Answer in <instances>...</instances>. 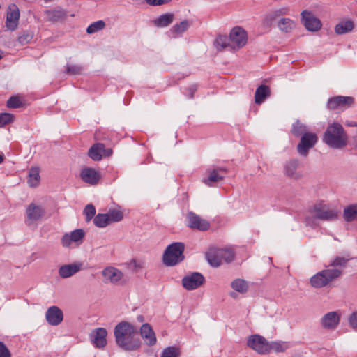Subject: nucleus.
<instances>
[{"label":"nucleus","instance_id":"nucleus-46","mask_svg":"<svg viewBox=\"0 0 357 357\" xmlns=\"http://www.w3.org/2000/svg\"><path fill=\"white\" fill-rule=\"evenodd\" d=\"M23 105L18 96H12L7 101V107L9 108H20Z\"/></svg>","mask_w":357,"mask_h":357},{"label":"nucleus","instance_id":"nucleus-48","mask_svg":"<svg viewBox=\"0 0 357 357\" xmlns=\"http://www.w3.org/2000/svg\"><path fill=\"white\" fill-rule=\"evenodd\" d=\"M13 119V116L8 113H0V127L10 123Z\"/></svg>","mask_w":357,"mask_h":357},{"label":"nucleus","instance_id":"nucleus-12","mask_svg":"<svg viewBox=\"0 0 357 357\" xmlns=\"http://www.w3.org/2000/svg\"><path fill=\"white\" fill-rule=\"evenodd\" d=\"M187 219L188 221V226L193 229L204 231L210 228V223L208 220L202 219L193 212L188 213Z\"/></svg>","mask_w":357,"mask_h":357},{"label":"nucleus","instance_id":"nucleus-52","mask_svg":"<svg viewBox=\"0 0 357 357\" xmlns=\"http://www.w3.org/2000/svg\"><path fill=\"white\" fill-rule=\"evenodd\" d=\"M349 323L350 326L355 330H357V312H352L349 318Z\"/></svg>","mask_w":357,"mask_h":357},{"label":"nucleus","instance_id":"nucleus-60","mask_svg":"<svg viewBox=\"0 0 357 357\" xmlns=\"http://www.w3.org/2000/svg\"><path fill=\"white\" fill-rule=\"evenodd\" d=\"M234 294H235L234 293H231V296L232 297H234Z\"/></svg>","mask_w":357,"mask_h":357},{"label":"nucleus","instance_id":"nucleus-53","mask_svg":"<svg viewBox=\"0 0 357 357\" xmlns=\"http://www.w3.org/2000/svg\"><path fill=\"white\" fill-rule=\"evenodd\" d=\"M11 354L5 344L0 342V357H10Z\"/></svg>","mask_w":357,"mask_h":357},{"label":"nucleus","instance_id":"nucleus-22","mask_svg":"<svg viewBox=\"0 0 357 357\" xmlns=\"http://www.w3.org/2000/svg\"><path fill=\"white\" fill-rule=\"evenodd\" d=\"M82 266L81 263L63 265L59 268V274L62 278H68L79 272Z\"/></svg>","mask_w":357,"mask_h":357},{"label":"nucleus","instance_id":"nucleus-19","mask_svg":"<svg viewBox=\"0 0 357 357\" xmlns=\"http://www.w3.org/2000/svg\"><path fill=\"white\" fill-rule=\"evenodd\" d=\"M140 335L144 340L145 343L149 346H153L155 344L157 339L153 331L149 324H144L140 327Z\"/></svg>","mask_w":357,"mask_h":357},{"label":"nucleus","instance_id":"nucleus-7","mask_svg":"<svg viewBox=\"0 0 357 357\" xmlns=\"http://www.w3.org/2000/svg\"><path fill=\"white\" fill-rule=\"evenodd\" d=\"M283 172L287 177L296 181H298L303 177L300 161L296 158L286 161L283 167Z\"/></svg>","mask_w":357,"mask_h":357},{"label":"nucleus","instance_id":"nucleus-23","mask_svg":"<svg viewBox=\"0 0 357 357\" xmlns=\"http://www.w3.org/2000/svg\"><path fill=\"white\" fill-rule=\"evenodd\" d=\"M220 249H210L206 253V259L208 264L213 267H218L222 263Z\"/></svg>","mask_w":357,"mask_h":357},{"label":"nucleus","instance_id":"nucleus-59","mask_svg":"<svg viewBox=\"0 0 357 357\" xmlns=\"http://www.w3.org/2000/svg\"><path fill=\"white\" fill-rule=\"evenodd\" d=\"M3 161V155L0 154V164Z\"/></svg>","mask_w":357,"mask_h":357},{"label":"nucleus","instance_id":"nucleus-15","mask_svg":"<svg viewBox=\"0 0 357 357\" xmlns=\"http://www.w3.org/2000/svg\"><path fill=\"white\" fill-rule=\"evenodd\" d=\"M107 331L104 328H97L91 334V340L93 344L98 348H103L107 344Z\"/></svg>","mask_w":357,"mask_h":357},{"label":"nucleus","instance_id":"nucleus-41","mask_svg":"<svg viewBox=\"0 0 357 357\" xmlns=\"http://www.w3.org/2000/svg\"><path fill=\"white\" fill-rule=\"evenodd\" d=\"M307 132V128L305 125L301 123L299 121H296L292 126V133L294 135L298 137L303 135V133Z\"/></svg>","mask_w":357,"mask_h":357},{"label":"nucleus","instance_id":"nucleus-18","mask_svg":"<svg viewBox=\"0 0 357 357\" xmlns=\"http://www.w3.org/2000/svg\"><path fill=\"white\" fill-rule=\"evenodd\" d=\"M354 102V99L350 96H335L329 98L327 106L330 109L350 106Z\"/></svg>","mask_w":357,"mask_h":357},{"label":"nucleus","instance_id":"nucleus-17","mask_svg":"<svg viewBox=\"0 0 357 357\" xmlns=\"http://www.w3.org/2000/svg\"><path fill=\"white\" fill-rule=\"evenodd\" d=\"M321 323L324 328L333 330L340 323V316L336 312H328L322 317Z\"/></svg>","mask_w":357,"mask_h":357},{"label":"nucleus","instance_id":"nucleus-38","mask_svg":"<svg viewBox=\"0 0 357 357\" xmlns=\"http://www.w3.org/2000/svg\"><path fill=\"white\" fill-rule=\"evenodd\" d=\"M105 26V23L103 20H98L91 23L86 28V33L88 34H92L96 33L100 30H102Z\"/></svg>","mask_w":357,"mask_h":357},{"label":"nucleus","instance_id":"nucleus-24","mask_svg":"<svg viewBox=\"0 0 357 357\" xmlns=\"http://www.w3.org/2000/svg\"><path fill=\"white\" fill-rule=\"evenodd\" d=\"M44 210L40 206H36L34 204H31L26 209V215L29 220L37 221L43 215Z\"/></svg>","mask_w":357,"mask_h":357},{"label":"nucleus","instance_id":"nucleus-21","mask_svg":"<svg viewBox=\"0 0 357 357\" xmlns=\"http://www.w3.org/2000/svg\"><path fill=\"white\" fill-rule=\"evenodd\" d=\"M208 176L204 180L206 185L211 186L214 183L218 182L224 178L223 174L226 172L225 167H217L208 169Z\"/></svg>","mask_w":357,"mask_h":357},{"label":"nucleus","instance_id":"nucleus-10","mask_svg":"<svg viewBox=\"0 0 357 357\" xmlns=\"http://www.w3.org/2000/svg\"><path fill=\"white\" fill-rule=\"evenodd\" d=\"M205 278L204 275L198 272H194L185 275L182 279V284L187 290H193L204 284Z\"/></svg>","mask_w":357,"mask_h":357},{"label":"nucleus","instance_id":"nucleus-40","mask_svg":"<svg viewBox=\"0 0 357 357\" xmlns=\"http://www.w3.org/2000/svg\"><path fill=\"white\" fill-rule=\"evenodd\" d=\"M84 67L79 64H67L65 72L71 75H80Z\"/></svg>","mask_w":357,"mask_h":357},{"label":"nucleus","instance_id":"nucleus-25","mask_svg":"<svg viewBox=\"0 0 357 357\" xmlns=\"http://www.w3.org/2000/svg\"><path fill=\"white\" fill-rule=\"evenodd\" d=\"M271 91L270 88L264 84L260 85L256 89L255 94V102L258 105L264 102L266 98H267L270 96Z\"/></svg>","mask_w":357,"mask_h":357},{"label":"nucleus","instance_id":"nucleus-35","mask_svg":"<svg viewBox=\"0 0 357 357\" xmlns=\"http://www.w3.org/2000/svg\"><path fill=\"white\" fill-rule=\"evenodd\" d=\"M278 26L282 31L289 33L295 27V23L291 19L284 17L279 20Z\"/></svg>","mask_w":357,"mask_h":357},{"label":"nucleus","instance_id":"nucleus-42","mask_svg":"<svg viewBox=\"0 0 357 357\" xmlns=\"http://www.w3.org/2000/svg\"><path fill=\"white\" fill-rule=\"evenodd\" d=\"M179 356L180 351L178 348L168 347L162 351L160 357H178Z\"/></svg>","mask_w":357,"mask_h":357},{"label":"nucleus","instance_id":"nucleus-2","mask_svg":"<svg viewBox=\"0 0 357 357\" xmlns=\"http://www.w3.org/2000/svg\"><path fill=\"white\" fill-rule=\"evenodd\" d=\"M322 140L331 149H342L347 146L348 137L343 126L337 122H333L327 126Z\"/></svg>","mask_w":357,"mask_h":357},{"label":"nucleus","instance_id":"nucleus-51","mask_svg":"<svg viewBox=\"0 0 357 357\" xmlns=\"http://www.w3.org/2000/svg\"><path fill=\"white\" fill-rule=\"evenodd\" d=\"M32 38V36L28 33L23 32L18 37V41L20 43L24 45L28 43Z\"/></svg>","mask_w":357,"mask_h":357},{"label":"nucleus","instance_id":"nucleus-32","mask_svg":"<svg viewBox=\"0 0 357 357\" xmlns=\"http://www.w3.org/2000/svg\"><path fill=\"white\" fill-rule=\"evenodd\" d=\"M231 287L234 290L244 294L248 290L249 284L245 280L237 278L231 282Z\"/></svg>","mask_w":357,"mask_h":357},{"label":"nucleus","instance_id":"nucleus-30","mask_svg":"<svg viewBox=\"0 0 357 357\" xmlns=\"http://www.w3.org/2000/svg\"><path fill=\"white\" fill-rule=\"evenodd\" d=\"M291 347L288 342L282 341H273L268 342V353L271 351H274L277 353L284 352Z\"/></svg>","mask_w":357,"mask_h":357},{"label":"nucleus","instance_id":"nucleus-50","mask_svg":"<svg viewBox=\"0 0 357 357\" xmlns=\"http://www.w3.org/2000/svg\"><path fill=\"white\" fill-rule=\"evenodd\" d=\"M287 13V8H282L273 11L270 15V20H275L277 17L285 15Z\"/></svg>","mask_w":357,"mask_h":357},{"label":"nucleus","instance_id":"nucleus-5","mask_svg":"<svg viewBox=\"0 0 357 357\" xmlns=\"http://www.w3.org/2000/svg\"><path fill=\"white\" fill-rule=\"evenodd\" d=\"M314 219L321 221H334L337 219L338 211L324 204H315L313 207Z\"/></svg>","mask_w":357,"mask_h":357},{"label":"nucleus","instance_id":"nucleus-43","mask_svg":"<svg viewBox=\"0 0 357 357\" xmlns=\"http://www.w3.org/2000/svg\"><path fill=\"white\" fill-rule=\"evenodd\" d=\"M221 259H225L226 262L229 263L234 259V252L231 248L220 249Z\"/></svg>","mask_w":357,"mask_h":357},{"label":"nucleus","instance_id":"nucleus-58","mask_svg":"<svg viewBox=\"0 0 357 357\" xmlns=\"http://www.w3.org/2000/svg\"><path fill=\"white\" fill-rule=\"evenodd\" d=\"M112 153V149H107V155H109Z\"/></svg>","mask_w":357,"mask_h":357},{"label":"nucleus","instance_id":"nucleus-11","mask_svg":"<svg viewBox=\"0 0 357 357\" xmlns=\"http://www.w3.org/2000/svg\"><path fill=\"white\" fill-rule=\"evenodd\" d=\"M20 19V10L15 3H11L8 7L6 13V26L10 31H15L18 25Z\"/></svg>","mask_w":357,"mask_h":357},{"label":"nucleus","instance_id":"nucleus-9","mask_svg":"<svg viewBox=\"0 0 357 357\" xmlns=\"http://www.w3.org/2000/svg\"><path fill=\"white\" fill-rule=\"evenodd\" d=\"M231 47L238 49L243 47L247 43L246 31L241 27L236 26L232 29L229 34Z\"/></svg>","mask_w":357,"mask_h":357},{"label":"nucleus","instance_id":"nucleus-13","mask_svg":"<svg viewBox=\"0 0 357 357\" xmlns=\"http://www.w3.org/2000/svg\"><path fill=\"white\" fill-rule=\"evenodd\" d=\"M302 22L306 28L310 31H317L321 27V21L313 14L307 10H303L301 13Z\"/></svg>","mask_w":357,"mask_h":357},{"label":"nucleus","instance_id":"nucleus-3","mask_svg":"<svg viewBox=\"0 0 357 357\" xmlns=\"http://www.w3.org/2000/svg\"><path fill=\"white\" fill-rule=\"evenodd\" d=\"M184 250L185 245L181 242H175L169 245L163 253V264L167 266H174L182 262L185 259Z\"/></svg>","mask_w":357,"mask_h":357},{"label":"nucleus","instance_id":"nucleus-27","mask_svg":"<svg viewBox=\"0 0 357 357\" xmlns=\"http://www.w3.org/2000/svg\"><path fill=\"white\" fill-rule=\"evenodd\" d=\"M105 151V146L101 143H96L93 144L89 150V156L95 161H98L102 159V153Z\"/></svg>","mask_w":357,"mask_h":357},{"label":"nucleus","instance_id":"nucleus-28","mask_svg":"<svg viewBox=\"0 0 357 357\" xmlns=\"http://www.w3.org/2000/svg\"><path fill=\"white\" fill-rule=\"evenodd\" d=\"M40 180V169L38 167H32L29 170L28 183L31 187L38 185Z\"/></svg>","mask_w":357,"mask_h":357},{"label":"nucleus","instance_id":"nucleus-33","mask_svg":"<svg viewBox=\"0 0 357 357\" xmlns=\"http://www.w3.org/2000/svg\"><path fill=\"white\" fill-rule=\"evenodd\" d=\"M47 17L51 21L56 22L62 20L66 16L65 11L61 8L48 10L45 12Z\"/></svg>","mask_w":357,"mask_h":357},{"label":"nucleus","instance_id":"nucleus-31","mask_svg":"<svg viewBox=\"0 0 357 357\" xmlns=\"http://www.w3.org/2000/svg\"><path fill=\"white\" fill-rule=\"evenodd\" d=\"M344 219L347 222L357 220V204H351L344 209Z\"/></svg>","mask_w":357,"mask_h":357},{"label":"nucleus","instance_id":"nucleus-34","mask_svg":"<svg viewBox=\"0 0 357 357\" xmlns=\"http://www.w3.org/2000/svg\"><path fill=\"white\" fill-rule=\"evenodd\" d=\"M190 27V22L184 20L180 23L174 24L170 29V32L174 35H180L186 31Z\"/></svg>","mask_w":357,"mask_h":357},{"label":"nucleus","instance_id":"nucleus-45","mask_svg":"<svg viewBox=\"0 0 357 357\" xmlns=\"http://www.w3.org/2000/svg\"><path fill=\"white\" fill-rule=\"evenodd\" d=\"M71 237H73L74 240V243L77 245H79L82 243L83 238L84 237V231L82 229H75L70 233Z\"/></svg>","mask_w":357,"mask_h":357},{"label":"nucleus","instance_id":"nucleus-44","mask_svg":"<svg viewBox=\"0 0 357 357\" xmlns=\"http://www.w3.org/2000/svg\"><path fill=\"white\" fill-rule=\"evenodd\" d=\"M106 214L108 215V219L109 220L110 223L119 222L123 218L122 212L118 210H110Z\"/></svg>","mask_w":357,"mask_h":357},{"label":"nucleus","instance_id":"nucleus-57","mask_svg":"<svg viewBox=\"0 0 357 357\" xmlns=\"http://www.w3.org/2000/svg\"><path fill=\"white\" fill-rule=\"evenodd\" d=\"M137 319L139 322H143L144 320V318L142 315H138L137 317Z\"/></svg>","mask_w":357,"mask_h":357},{"label":"nucleus","instance_id":"nucleus-16","mask_svg":"<svg viewBox=\"0 0 357 357\" xmlns=\"http://www.w3.org/2000/svg\"><path fill=\"white\" fill-rule=\"evenodd\" d=\"M102 274L107 282L112 284H118L123 277V274L121 271L112 266L104 268Z\"/></svg>","mask_w":357,"mask_h":357},{"label":"nucleus","instance_id":"nucleus-26","mask_svg":"<svg viewBox=\"0 0 357 357\" xmlns=\"http://www.w3.org/2000/svg\"><path fill=\"white\" fill-rule=\"evenodd\" d=\"M174 17V14L170 13L162 14L153 20V24L159 28L167 27L173 22Z\"/></svg>","mask_w":357,"mask_h":357},{"label":"nucleus","instance_id":"nucleus-8","mask_svg":"<svg viewBox=\"0 0 357 357\" xmlns=\"http://www.w3.org/2000/svg\"><path fill=\"white\" fill-rule=\"evenodd\" d=\"M318 140L317 136L313 132H305L301 137L297 145V151L302 156H307L309 150L312 148Z\"/></svg>","mask_w":357,"mask_h":357},{"label":"nucleus","instance_id":"nucleus-14","mask_svg":"<svg viewBox=\"0 0 357 357\" xmlns=\"http://www.w3.org/2000/svg\"><path fill=\"white\" fill-rule=\"evenodd\" d=\"M45 318L49 324L57 326L63 321V312L57 306L50 307L46 312Z\"/></svg>","mask_w":357,"mask_h":357},{"label":"nucleus","instance_id":"nucleus-55","mask_svg":"<svg viewBox=\"0 0 357 357\" xmlns=\"http://www.w3.org/2000/svg\"><path fill=\"white\" fill-rule=\"evenodd\" d=\"M197 89V87L195 84L191 85L188 89H186V92H184V94L188 96L189 98H192Z\"/></svg>","mask_w":357,"mask_h":357},{"label":"nucleus","instance_id":"nucleus-36","mask_svg":"<svg viewBox=\"0 0 357 357\" xmlns=\"http://www.w3.org/2000/svg\"><path fill=\"white\" fill-rule=\"evenodd\" d=\"M215 45L218 50H222L225 47H231L230 38L227 36H218L215 40Z\"/></svg>","mask_w":357,"mask_h":357},{"label":"nucleus","instance_id":"nucleus-4","mask_svg":"<svg viewBox=\"0 0 357 357\" xmlns=\"http://www.w3.org/2000/svg\"><path fill=\"white\" fill-rule=\"evenodd\" d=\"M342 273L339 268L324 269L310 278V283L314 288H321L338 278Z\"/></svg>","mask_w":357,"mask_h":357},{"label":"nucleus","instance_id":"nucleus-1","mask_svg":"<svg viewBox=\"0 0 357 357\" xmlns=\"http://www.w3.org/2000/svg\"><path fill=\"white\" fill-rule=\"evenodd\" d=\"M114 335L116 344L126 351L137 350L142 344L138 328L128 321H121L115 327Z\"/></svg>","mask_w":357,"mask_h":357},{"label":"nucleus","instance_id":"nucleus-56","mask_svg":"<svg viewBox=\"0 0 357 357\" xmlns=\"http://www.w3.org/2000/svg\"><path fill=\"white\" fill-rule=\"evenodd\" d=\"M129 268L134 272H137L139 268H142V266L136 260L132 259L129 263Z\"/></svg>","mask_w":357,"mask_h":357},{"label":"nucleus","instance_id":"nucleus-47","mask_svg":"<svg viewBox=\"0 0 357 357\" xmlns=\"http://www.w3.org/2000/svg\"><path fill=\"white\" fill-rule=\"evenodd\" d=\"M84 214L86 217V221L89 222L96 214V208L93 205L88 204L84 209Z\"/></svg>","mask_w":357,"mask_h":357},{"label":"nucleus","instance_id":"nucleus-20","mask_svg":"<svg viewBox=\"0 0 357 357\" xmlns=\"http://www.w3.org/2000/svg\"><path fill=\"white\" fill-rule=\"evenodd\" d=\"M80 177L84 182L91 185H96L100 180L99 173L91 167L84 168L80 173Z\"/></svg>","mask_w":357,"mask_h":357},{"label":"nucleus","instance_id":"nucleus-29","mask_svg":"<svg viewBox=\"0 0 357 357\" xmlns=\"http://www.w3.org/2000/svg\"><path fill=\"white\" fill-rule=\"evenodd\" d=\"M354 28V24L351 20L340 22L335 27V31L338 35L349 33Z\"/></svg>","mask_w":357,"mask_h":357},{"label":"nucleus","instance_id":"nucleus-54","mask_svg":"<svg viewBox=\"0 0 357 357\" xmlns=\"http://www.w3.org/2000/svg\"><path fill=\"white\" fill-rule=\"evenodd\" d=\"M171 0H145L148 4L153 6H161L169 2Z\"/></svg>","mask_w":357,"mask_h":357},{"label":"nucleus","instance_id":"nucleus-49","mask_svg":"<svg viewBox=\"0 0 357 357\" xmlns=\"http://www.w3.org/2000/svg\"><path fill=\"white\" fill-rule=\"evenodd\" d=\"M74 240L70 234H65L61 238V244L65 248H69Z\"/></svg>","mask_w":357,"mask_h":357},{"label":"nucleus","instance_id":"nucleus-6","mask_svg":"<svg viewBox=\"0 0 357 357\" xmlns=\"http://www.w3.org/2000/svg\"><path fill=\"white\" fill-rule=\"evenodd\" d=\"M268 341L263 336L254 334L248 337L247 346L259 354L268 353Z\"/></svg>","mask_w":357,"mask_h":357},{"label":"nucleus","instance_id":"nucleus-37","mask_svg":"<svg viewBox=\"0 0 357 357\" xmlns=\"http://www.w3.org/2000/svg\"><path fill=\"white\" fill-rule=\"evenodd\" d=\"M95 225L98 227H105L110 224L108 215L106 213H98L93 219Z\"/></svg>","mask_w":357,"mask_h":357},{"label":"nucleus","instance_id":"nucleus-39","mask_svg":"<svg viewBox=\"0 0 357 357\" xmlns=\"http://www.w3.org/2000/svg\"><path fill=\"white\" fill-rule=\"evenodd\" d=\"M349 260V258L337 256L330 262L328 266L339 267L338 268L342 270V268L346 266Z\"/></svg>","mask_w":357,"mask_h":357}]
</instances>
